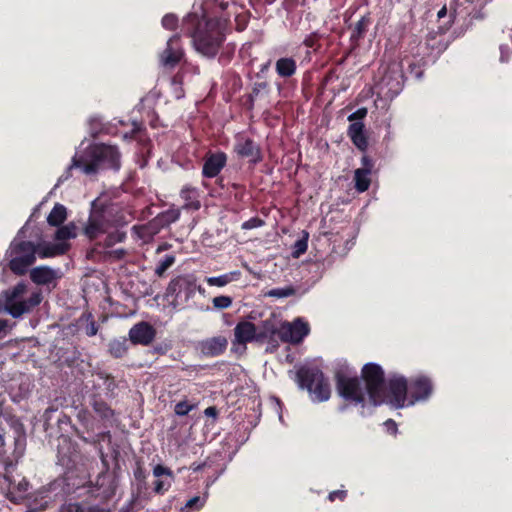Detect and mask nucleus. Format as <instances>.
<instances>
[{"label":"nucleus","mask_w":512,"mask_h":512,"mask_svg":"<svg viewBox=\"0 0 512 512\" xmlns=\"http://www.w3.org/2000/svg\"><path fill=\"white\" fill-rule=\"evenodd\" d=\"M362 376L366 383L363 390L358 378H349L343 375L337 376V390L341 397L356 404L364 403L365 395H368L370 403L374 406L385 401L384 373L379 365L369 363L362 369Z\"/></svg>","instance_id":"1"},{"label":"nucleus","mask_w":512,"mask_h":512,"mask_svg":"<svg viewBox=\"0 0 512 512\" xmlns=\"http://www.w3.org/2000/svg\"><path fill=\"white\" fill-rule=\"evenodd\" d=\"M43 299L41 291L29 292L24 282H19L14 287L1 293L0 311H4L13 318H20L30 313Z\"/></svg>","instance_id":"2"},{"label":"nucleus","mask_w":512,"mask_h":512,"mask_svg":"<svg viewBox=\"0 0 512 512\" xmlns=\"http://www.w3.org/2000/svg\"><path fill=\"white\" fill-rule=\"evenodd\" d=\"M80 168L85 174H94L103 168L118 169L120 167V154L116 147L95 144L89 146L84 154L73 158L70 168Z\"/></svg>","instance_id":"3"},{"label":"nucleus","mask_w":512,"mask_h":512,"mask_svg":"<svg viewBox=\"0 0 512 512\" xmlns=\"http://www.w3.org/2000/svg\"><path fill=\"white\" fill-rule=\"evenodd\" d=\"M275 322L263 321L259 326L249 321H240L234 328V344L246 345L248 342L268 343L266 351L273 352L278 347L275 340Z\"/></svg>","instance_id":"4"},{"label":"nucleus","mask_w":512,"mask_h":512,"mask_svg":"<svg viewBox=\"0 0 512 512\" xmlns=\"http://www.w3.org/2000/svg\"><path fill=\"white\" fill-rule=\"evenodd\" d=\"M195 49L202 55L214 57L224 40L223 26L218 19H207L198 23L191 35Z\"/></svg>","instance_id":"5"},{"label":"nucleus","mask_w":512,"mask_h":512,"mask_svg":"<svg viewBox=\"0 0 512 512\" xmlns=\"http://www.w3.org/2000/svg\"><path fill=\"white\" fill-rule=\"evenodd\" d=\"M43 244L35 245L30 241L15 238L5 253L7 266L15 275L22 276L36 261V255L40 257Z\"/></svg>","instance_id":"6"},{"label":"nucleus","mask_w":512,"mask_h":512,"mask_svg":"<svg viewBox=\"0 0 512 512\" xmlns=\"http://www.w3.org/2000/svg\"><path fill=\"white\" fill-rule=\"evenodd\" d=\"M297 380L302 388L309 391L314 401L323 402L329 399L330 385L319 369L302 367L297 371Z\"/></svg>","instance_id":"7"},{"label":"nucleus","mask_w":512,"mask_h":512,"mask_svg":"<svg viewBox=\"0 0 512 512\" xmlns=\"http://www.w3.org/2000/svg\"><path fill=\"white\" fill-rule=\"evenodd\" d=\"M77 234L78 227L74 222L60 226L54 235L56 243H44L40 250V258H49L66 253L70 249L68 240L76 238Z\"/></svg>","instance_id":"8"},{"label":"nucleus","mask_w":512,"mask_h":512,"mask_svg":"<svg viewBox=\"0 0 512 512\" xmlns=\"http://www.w3.org/2000/svg\"><path fill=\"white\" fill-rule=\"evenodd\" d=\"M110 227V213L106 210L98 209L96 202H93L90 216L83 229V234L89 240H93L100 235L107 233Z\"/></svg>","instance_id":"9"},{"label":"nucleus","mask_w":512,"mask_h":512,"mask_svg":"<svg viewBox=\"0 0 512 512\" xmlns=\"http://www.w3.org/2000/svg\"><path fill=\"white\" fill-rule=\"evenodd\" d=\"M275 330V338L278 337L282 342L297 344L308 335L309 325L297 318L293 322H283L279 327L275 325Z\"/></svg>","instance_id":"10"},{"label":"nucleus","mask_w":512,"mask_h":512,"mask_svg":"<svg viewBox=\"0 0 512 512\" xmlns=\"http://www.w3.org/2000/svg\"><path fill=\"white\" fill-rule=\"evenodd\" d=\"M408 384L405 377L395 375L389 379V403L395 408H403L407 405L406 401L410 399L408 396Z\"/></svg>","instance_id":"11"},{"label":"nucleus","mask_w":512,"mask_h":512,"mask_svg":"<svg viewBox=\"0 0 512 512\" xmlns=\"http://www.w3.org/2000/svg\"><path fill=\"white\" fill-rule=\"evenodd\" d=\"M433 391L431 380L423 375L414 378L409 386L410 399L407 405H414L418 401H424L430 397Z\"/></svg>","instance_id":"12"},{"label":"nucleus","mask_w":512,"mask_h":512,"mask_svg":"<svg viewBox=\"0 0 512 512\" xmlns=\"http://www.w3.org/2000/svg\"><path fill=\"white\" fill-rule=\"evenodd\" d=\"M195 279L191 276H178L170 281L167 287V293L174 297V302L184 293L185 298L189 299L195 292Z\"/></svg>","instance_id":"13"},{"label":"nucleus","mask_w":512,"mask_h":512,"mask_svg":"<svg viewBox=\"0 0 512 512\" xmlns=\"http://www.w3.org/2000/svg\"><path fill=\"white\" fill-rule=\"evenodd\" d=\"M178 42V35H174L168 40L167 47L160 56V62L163 66L172 68L181 60L183 51Z\"/></svg>","instance_id":"14"},{"label":"nucleus","mask_w":512,"mask_h":512,"mask_svg":"<svg viewBox=\"0 0 512 512\" xmlns=\"http://www.w3.org/2000/svg\"><path fill=\"white\" fill-rule=\"evenodd\" d=\"M234 150L240 157L248 158L250 162L257 163L261 161L259 147L249 138H237Z\"/></svg>","instance_id":"15"},{"label":"nucleus","mask_w":512,"mask_h":512,"mask_svg":"<svg viewBox=\"0 0 512 512\" xmlns=\"http://www.w3.org/2000/svg\"><path fill=\"white\" fill-rule=\"evenodd\" d=\"M155 335V329L147 322H140L129 331V338L135 344L148 345L154 340Z\"/></svg>","instance_id":"16"},{"label":"nucleus","mask_w":512,"mask_h":512,"mask_svg":"<svg viewBox=\"0 0 512 512\" xmlns=\"http://www.w3.org/2000/svg\"><path fill=\"white\" fill-rule=\"evenodd\" d=\"M227 162V156L223 152L208 154L205 158L202 174L207 178L217 176L224 168Z\"/></svg>","instance_id":"17"},{"label":"nucleus","mask_w":512,"mask_h":512,"mask_svg":"<svg viewBox=\"0 0 512 512\" xmlns=\"http://www.w3.org/2000/svg\"><path fill=\"white\" fill-rule=\"evenodd\" d=\"M59 277V272L48 266H38L30 271L31 280L38 285L50 284Z\"/></svg>","instance_id":"18"},{"label":"nucleus","mask_w":512,"mask_h":512,"mask_svg":"<svg viewBox=\"0 0 512 512\" xmlns=\"http://www.w3.org/2000/svg\"><path fill=\"white\" fill-rule=\"evenodd\" d=\"M227 347L225 337L218 336L207 339L200 344L201 352L207 356H217L224 352Z\"/></svg>","instance_id":"19"},{"label":"nucleus","mask_w":512,"mask_h":512,"mask_svg":"<svg viewBox=\"0 0 512 512\" xmlns=\"http://www.w3.org/2000/svg\"><path fill=\"white\" fill-rule=\"evenodd\" d=\"M365 168L356 169L354 172L355 188L358 192L366 191L370 186L371 164L367 157H363Z\"/></svg>","instance_id":"20"},{"label":"nucleus","mask_w":512,"mask_h":512,"mask_svg":"<svg viewBox=\"0 0 512 512\" xmlns=\"http://www.w3.org/2000/svg\"><path fill=\"white\" fill-rule=\"evenodd\" d=\"M348 135L358 149L361 151L366 150L368 142L364 134V124L362 122L352 123L348 128Z\"/></svg>","instance_id":"21"},{"label":"nucleus","mask_w":512,"mask_h":512,"mask_svg":"<svg viewBox=\"0 0 512 512\" xmlns=\"http://www.w3.org/2000/svg\"><path fill=\"white\" fill-rule=\"evenodd\" d=\"M67 219V209L64 205L56 203L47 216V223L50 226L60 227Z\"/></svg>","instance_id":"22"},{"label":"nucleus","mask_w":512,"mask_h":512,"mask_svg":"<svg viewBox=\"0 0 512 512\" xmlns=\"http://www.w3.org/2000/svg\"><path fill=\"white\" fill-rule=\"evenodd\" d=\"M275 69L280 77L288 78L296 72V62L293 58H280L275 64Z\"/></svg>","instance_id":"23"},{"label":"nucleus","mask_w":512,"mask_h":512,"mask_svg":"<svg viewBox=\"0 0 512 512\" xmlns=\"http://www.w3.org/2000/svg\"><path fill=\"white\" fill-rule=\"evenodd\" d=\"M180 195L181 198L185 201V208H192L195 210L200 208V202L197 199L198 193L195 188L185 186L182 188Z\"/></svg>","instance_id":"24"},{"label":"nucleus","mask_w":512,"mask_h":512,"mask_svg":"<svg viewBox=\"0 0 512 512\" xmlns=\"http://www.w3.org/2000/svg\"><path fill=\"white\" fill-rule=\"evenodd\" d=\"M239 275L240 272L233 271L216 277H207L206 282L209 286L223 287L229 284L230 282L237 280Z\"/></svg>","instance_id":"25"},{"label":"nucleus","mask_w":512,"mask_h":512,"mask_svg":"<svg viewBox=\"0 0 512 512\" xmlns=\"http://www.w3.org/2000/svg\"><path fill=\"white\" fill-rule=\"evenodd\" d=\"M371 24V18L369 14H366L361 17V19L356 23L353 32L351 34V38L355 41L363 38Z\"/></svg>","instance_id":"26"},{"label":"nucleus","mask_w":512,"mask_h":512,"mask_svg":"<svg viewBox=\"0 0 512 512\" xmlns=\"http://www.w3.org/2000/svg\"><path fill=\"white\" fill-rule=\"evenodd\" d=\"M109 352L115 358L123 357L127 352V341L125 338L115 339L109 343Z\"/></svg>","instance_id":"27"},{"label":"nucleus","mask_w":512,"mask_h":512,"mask_svg":"<svg viewBox=\"0 0 512 512\" xmlns=\"http://www.w3.org/2000/svg\"><path fill=\"white\" fill-rule=\"evenodd\" d=\"M92 406L95 413L103 419H110L113 416L112 409L102 400L94 399Z\"/></svg>","instance_id":"28"},{"label":"nucleus","mask_w":512,"mask_h":512,"mask_svg":"<svg viewBox=\"0 0 512 512\" xmlns=\"http://www.w3.org/2000/svg\"><path fill=\"white\" fill-rule=\"evenodd\" d=\"M176 258L174 255H166L165 258L157 264L155 274L162 277L165 272L175 263Z\"/></svg>","instance_id":"29"},{"label":"nucleus","mask_w":512,"mask_h":512,"mask_svg":"<svg viewBox=\"0 0 512 512\" xmlns=\"http://www.w3.org/2000/svg\"><path fill=\"white\" fill-rule=\"evenodd\" d=\"M294 294L295 289L292 286H287L283 288L271 289L266 293V296L274 298H286Z\"/></svg>","instance_id":"30"},{"label":"nucleus","mask_w":512,"mask_h":512,"mask_svg":"<svg viewBox=\"0 0 512 512\" xmlns=\"http://www.w3.org/2000/svg\"><path fill=\"white\" fill-rule=\"evenodd\" d=\"M196 406V404H191L187 400H182L175 405L174 412L177 416H185L195 409Z\"/></svg>","instance_id":"31"},{"label":"nucleus","mask_w":512,"mask_h":512,"mask_svg":"<svg viewBox=\"0 0 512 512\" xmlns=\"http://www.w3.org/2000/svg\"><path fill=\"white\" fill-rule=\"evenodd\" d=\"M307 234L304 238L297 240L293 245L292 250V256L294 258L300 257L302 254H304L307 250L308 244H307Z\"/></svg>","instance_id":"32"},{"label":"nucleus","mask_w":512,"mask_h":512,"mask_svg":"<svg viewBox=\"0 0 512 512\" xmlns=\"http://www.w3.org/2000/svg\"><path fill=\"white\" fill-rule=\"evenodd\" d=\"M208 498V490L205 491L203 497L195 496L189 499L185 505L186 508H193L195 507L197 510L201 509L204 504L206 503V500Z\"/></svg>","instance_id":"33"},{"label":"nucleus","mask_w":512,"mask_h":512,"mask_svg":"<svg viewBox=\"0 0 512 512\" xmlns=\"http://www.w3.org/2000/svg\"><path fill=\"white\" fill-rule=\"evenodd\" d=\"M214 308L217 309H226L231 306L232 298L229 296H217L212 300Z\"/></svg>","instance_id":"34"},{"label":"nucleus","mask_w":512,"mask_h":512,"mask_svg":"<svg viewBox=\"0 0 512 512\" xmlns=\"http://www.w3.org/2000/svg\"><path fill=\"white\" fill-rule=\"evenodd\" d=\"M124 238H125V233H123V232L116 231V232L110 233L105 240V245L107 247H110L116 243L122 242L124 240Z\"/></svg>","instance_id":"35"},{"label":"nucleus","mask_w":512,"mask_h":512,"mask_svg":"<svg viewBox=\"0 0 512 512\" xmlns=\"http://www.w3.org/2000/svg\"><path fill=\"white\" fill-rule=\"evenodd\" d=\"M178 19L174 14H167L162 19V26L168 30H174L177 26Z\"/></svg>","instance_id":"36"},{"label":"nucleus","mask_w":512,"mask_h":512,"mask_svg":"<svg viewBox=\"0 0 512 512\" xmlns=\"http://www.w3.org/2000/svg\"><path fill=\"white\" fill-rule=\"evenodd\" d=\"M153 475L157 478L164 475L167 476L169 479L173 478L172 471L169 468L164 467L163 465H156L153 469Z\"/></svg>","instance_id":"37"},{"label":"nucleus","mask_w":512,"mask_h":512,"mask_svg":"<svg viewBox=\"0 0 512 512\" xmlns=\"http://www.w3.org/2000/svg\"><path fill=\"white\" fill-rule=\"evenodd\" d=\"M264 225V221L260 218L254 217L242 224V229L248 230L253 228H258Z\"/></svg>","instance_id":"38"},{"label":"nucleus","mask_w":512,"mask_h":512,"mask_svg":"<svg viewBox=\"0 0 512 512\" xmlns=\"http://www.w3.org/2000/svg\"><path fill=\"white\" fill-rule=\"evenodd\" d=\"M140 237L146 240V238L152 237L154 234L158 232L157 229L152 227V223L148 226H142L138 229Z\"/></svg>","instance_id":"39"},{"label":"nucleus","mask_w":512,"mask_h":512,"mask_svg":"<svg viewBox=\"0 0 512 512\" xmlns=\"http://www.w3.org/2000/svg\"><path fill=\"white\" fill-rule=\"evenodd\" d=\"M180 216V212L179 210H169L167 212H165L161 218L166 222V223H171V222H175L176 220H178Z\"/></svg>","instance_id":"40"},{"label":"nucleus","mask_w":512,"mask_h":512,"mask_svg":"<svg viewBox=\"0 0 512 512\" xmlns=\"http://www.w3.org/2000/svg\"><path fill=\"white\" fill-rule=\"evenodd\" d=\"M171 480L168 481L165 480H157L155 482L154 490L156 493H163L164 491L168 490V488L171 486Z\"/></svg>","instance_id":"41"},{"label":"nucleus","mask_w":512,"mask_h":512,"mask_svg":"<svg viewBox=\"0 0 512 512\" xmlns=\"http://www.w3.org/2000/svg\"><path fill=\"white\" fill-rule=\"evenodd\" d=\"M367 115V109L366 108H360L354 113L350 114L348 116L349 121H354L356 119H363Z\"/></svg>","instance_id":"42"},{"label":"nucleus","mask_w":512,"mask_h":512,"mask_svg":"<svg viewBox=\"0 0 512 512\" xmlns=\"http://www.w3.org/2000/svg\"><path fill=\"white\" fill-rule=\"evenodd\" d=\"M97 331H98V328H97V326H96L95 322H93V321H92L91 323H89V324L86 326V328H85V333H86V335H88V336H94V335H96V334H97Z\"/></svg>","instance_id":"43"},{"label":"nucleus","mask_w":512,"mask_h":512,"mask_svg":"<svg viewBox=\"0 0 512 512\" xmlns=\"http://www.w3.org/2000/svg\"><path fill=\"white\" fill-rule=\"evenodd\" d=\"M126 254V251L124 249H116L109 252V256L113 259H122Z\"/></svg>","instance_id":"44"},{"label":"nucleus","mask_w":512,"mask_h":512,"mask_svg":"<svg viewBox=\"0 0 512 512\" xmlns=\"http://www.w3.org/2000/svg\"><path fill=\"white\" fill-rule=\"evenodd\" d=\"M345 496H346V492H345V491H343V490H337V491H333V492H331V493L329 494V499H330L331 501H334V500H335V498H339V499H341V500H342V499H344V498H345Z\"/></svg>","instance_id":"45"},{"label":"nucleus","mask_w":512,"mask_h":512,"mask_svg":"<svg viewBox=\"0 0 512 512\" xmlns=\"http://www.w3.org/2000/svg\"><path fill=\"white\" fill-rule=\"evenodd\" d=\"M204 414L207 417L215 418L217 416V409L214 406H210L204 410Z\"/></svg>","instance_id":"46"},{"label":"nucleus","mask_w":512,"mask_h":512,"mask_svg":"<svg viewBox=\"0 0 512 512\" xmlns=\"http://www.w3.org/2000/svg\"><path fill=\"white\" fill-rule=\"evenodd\" d=\"M385 426L387 427V429L389 431H391L392 433H395L397 431V426H396V423L393 421V420H387L385 422Z\"/></svg>","instance_id":"47"},{"label":"nucleus","mask_w":512,"mask_h":512,"mask_svg":"<svg viewBox=\"0 0 512 512\" xmlns=\"http://www.w3.org/2000/svg\"><path fill=\"white\" fill-rule=\"evenodd\" d=\"M8 324L6 320H0V337L6 335Z\"/></svg>","instance_id":"48"},{"label":"nucleus","mask_w":512,"mask_h":512,"mask_svg":"<svg viewBox=\"0 0 512 512\" xmlns=\"http://www.w3.org/2000/svg\"><path fill=\"white\" fill-rule=\"evenodd\" d=\"M169 248H170V245H169V244H167V243H164V244H162V245L158 246V248L156 249V253H157V254H159V253H161L162 251H165V250H167V249H169Z\"/></svg>","instance_id":"49"},{"label":"nucleus","mask_w":512,"mask_h":512,"mask_svg":"<svg viewBox=\"0 0 512 512\" xmlns=\"http://www.w3.org/2000/svg\"><path fill=\"white\" fill-rule=\"evenodd\" d=\"M27 487H28V482L23 480L21 481L19 484H18V489L20 491H26L27 490Z\"/></svg>","instance_id":"50"},{"label":"nucleus","mask_w":512,"mask_h":512,"mask_svg":"<svg viewBox=\"0 0 512 512\" xmlns=\"http://www.w3.org/2000/svg\"><path fill=\"white\" fill-rule=\"evenodd\" d=\"M447 14L446 6H443L437 13L438 18H443Z\"/></svg>","instance_id":"51"},{"label":"nucleus","mask_w":512,"mask_h":512,"mask_svg":"<svg viewBox=\"0 0 512 512\" xmlns=\"http://www.w3.org/2000/svg\"><path fill=\"white\" fill-rule=\"evenodd\" d=\"M381 85L389 86L390 85V77L384 76L381 80Z\"/></svg>","instance_id":"52"},{"label":"nucleus","mask_w":512,"mask_h":512,"mask_svg":"<svg viewBox=\"0 0 512 512\" xmlns=\"http://www.w3.org/2000/svg\"><path fill=\"white\" fill-rule=\"evenodd\" d=\"M400 90V82L397 80L395 84L392 85V91L393 93H398Z\"/></svg>","instance_id":"53"},{"label":"nucleus","mask_w":512,"mask_h":512,"mask_svg":"<svg viewBox=\"0 0 512 512\" xmlns=\"http://www.w3.org/2000/svg\"><path fill=\"white\" fill-rule=\"evenodd\" d=\"M203 466H204V464H199V465H195V464H193V465L191 466V469H192L193 471H200V470L203 468Z\"/></svg>","instance_id":"54"},{"label":"nucleus","mask_w":512,"mask_h":512,"mask_svg":"<svg viewBox=\"0 0 512 512\" xmlns=\"http://www.w3.org/2000/svg\"><path fill=\"white\" fill-rule=\"evenodd\" d=\"M3 444H4V438H3L2 430L0 429V445H3Z\"/></svg>","instance_id":"55"},{"label":"nucleus","mask_w":512,"mask_h":512,"mask_svg":"<svg viewBox=\"0 0 512 512\" xmlns=\"http://www.w3.org/2000/svg\"><path fill=\"white\" fill-rule=\"evenodd\" d=\"M191 23H194L196 21V16H189L187 18Z\"/></svg>","instance_id":"56"},{"label":"nucleus","mask_w":512,"mask_h":512,"mask_svg":"<svg viewBox=\"0 0 512 512\" xmlns=\"http://www.w3.org/2000/svg\"><path fill=\"white\" fill-rule=\"evenodd\" d=\"M500 50H501V60L504 61V46H501Z\"/></svg>","instance_id":"57"}]
</instances>
